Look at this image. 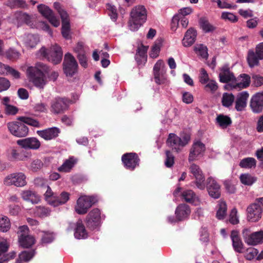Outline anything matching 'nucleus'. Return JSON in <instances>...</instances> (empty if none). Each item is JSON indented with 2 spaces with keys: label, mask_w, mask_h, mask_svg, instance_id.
<instances>
[{
  "label": "nucleus",
  "mask_w": 263,
  "mask_h": 263,
  "mask_svg": "<svg viewBox=\"0 0 263 263\" xmlns=\"http://www.w3.org/2000/svg\"><path fill=\"white\" fill-rule=\"evenodd\" d=\"M180 21L181 25L182 27L185 28L189 24V20L184 16H180L179 14H177L174 16L172 21L173 22H177V24L179 21Z\"/></svg>",
  "instance_id": "obj_53"
},
{
  "label": "nucleus",
  "mask_w": 263,
  "mask_h": 263,
  "mask_svg": "<svg viewBox=\"0 0 263 263\" xmlns=\"http://www.w3.org/2000/svg\"><path fill=\"white\" fill-rule=\"evenodd\" d=\"M21 195L24 200L30 201L32 203H36L40 201V198L36 193L30 190L23 191Z\"/></svg>",
  "instance_id": "obj_32"
},
{
  "label": "nucleus",
  "mask_w": 263,
  "mask_h": 263,
  "mask_svg": "<svg viewBox=\"0 0 263 263\" xmlns=\"http://www.w3.org/2000/svg\"><path fill=\"white\" fill-rule=\"evenodd\" d=\"M43 163L40 159L33 160L31 164V169L33 172H36L42 168Z\"/></svg>",
  "instance_id": "obj_62"
},
{
  "label": "nucleus",
  "mask_w": 263,
  "mask_h": 263,
  "mask_svg": "<svg viewBox=\"0 0 263 263\" xmlns=\"http://www.w3.org/2000/svg\"><path fill=\"white\" fill-rule=\"evenodd\" d=\"M10 85V82L7 79L0 77V92L8 90Z\"/></svg>",
  "instance_id": "obj_55"
},
{
  "label": "nucleus",
  "mask_w": 263,
  "mask_h": 263,
  "mask_svg": "<svg viewBox=\"0 0 263 263\" xmlns=\"http://www.w3.org/2000/svg\"><path fill=\"white\" fill-rule=\"evenodd\" d=\"M44 196L48 204L55 207L66 203L69 199L70 194L66 192H62L60 194L54 193L48 186Z\"/></svg>",
  "instance_id": "obj_4"
},
{
  "label": "nucleus",
  "mask_w": 263,
  "mask_h": 263,
  "mask_svg": "<svg viewBox=\"0 0 263 263\" xmlns=\"http://www.w3.org/2000/svg\"><path fill=\"white\" fill-rule=\"evenodd\" d=\"M260 59L259 55L257 54L256 51L253 50H249L248 52L247 61L250 68H253L255 66H258L259 65Z\"/></svg>",
  "instance_id": "obj_30"
},
{
  "label": "nucleus",
  "mask_w": 263,
  "mask_h": 263,
  "mask_svg": "<svg viewBox=\"0 0 263 263\" xmlns=\"http://www.w3.org/2000/svg\"><path fill=\"white\" fill-rule=\"evenodd\" d=\"M253 84L255 87H259L263 85V77L259 75L252 76Z\"/></svg>",
  "instance_id": "obj_63"
},
{
  "label": "nucleus",
  "mask_w": 263,
  "mask_h": 263,
  "mask_svg": "<svg viewBox=\"0 0 263 263\" xmlns=\"http://www.w3.org/2000/svg\"><path fill=\"white\" fill-rule=\"evenodd\" d=\"M36 133L45 140H51L58 137L60 133V130L58 127H53L42 130H37Z\"/></svg>",
  "instance_id": "obj_20"
},
{
  "label": "nucleus",
  "mask_w": 263,
  "mask_h": 263,
  "mask_svg": "<svg viewBox=\"0 0 263 263\" xmlns=\"http://www.w3.org/2000/svg\"><path fill=\"white\" fill-rule=\"evenodd\" d=\"M221 18L225 20H229L232 22H236L237 21V18L233 13L224 12L221 14Z\"/></svg>",
  "instance_id": "obj_59"
},
{
  "label": "nucleus",
  "mask_w": 263,
  "mask_h": 263,
  "mask_svg": "<svg viewBox=\"0 0 263 263\" xmlns=\"http://www.w3.org/2000/svg\"><path fill=\"white\" fill-rule=\"evenodd\" d=\"M9 158L11 161H24L30 158L31 155L18 147H11L8 151Z\"/></svg>",
  "instance_id": "obj_16"
},
{
  "label": "nucleus",
  "mask_w": 263,
  "mask_h": 263,
  "mask_svg": "<svg viewBox=\"0 0 263 263\" xmlns=\"http://www.w3.org/2000/svg\"><path fill=\"white\" fill-rule=\"evenodd\" d=\"M37 9L42 15L48 20L54 27H57L60 25L59 20L55 17L53 11L48 6L44 4H40L37 6Z\"/></svg>",
  "instance_id": "obj_14"
},
{
  "label": "nucleus",
  "mask_w": 263,
  "mask_h": 263,
  "mask_svg": "<svg viewBox=\"0 0 263 263\" xmlns=\"http://www.w3.org/2000/svg\"><path fill=\"white\" fill-rule=\"evenodd\" d=\"M50 68L46 64L37 62L35 66L29 67L26 71L27 76L34 85L43 89L46 84L45 74H49Z\"/></svg>",
  "instance_id": "obj_1"
},
{
  "label": "nucleus",
  "mask_w": 263,
  "mask_h": 263,
  "mask_svg": "<svg viewBox=\"0 0 263 263\" xmlns=\"http://www.w3.org/2000/svg\"><path fill=\"white\" fill-rule=\"evenodd\" d=\"M85 224L87 228L92 231L98 229L101 225V212L98 208L92 209L86 216Z\"/></svg>",
  "instance_id": "obj_9"
},
{
  "label": "nucleus",
  "mask_w": 263,
  "mask_h": 263,
  "mask_svg": "<svg viewBox=\"0 0 263 263\" xmlns=\"http://www.w3.org/2000/svg\"><path fill=\"white\" fill-rule=\"evenodd\" d=\"M37 54L42 59H47L55 65L60 63L63 57L62 48L57 44L52 46L49 49L42 47Z\"/></svg>",
  "instance_id": "obj_3"
},
{
  "label": "nucleus",
  "mask_w": 263,
  "mask_h": 263,
  "mask_svg": "<svg viewBox=\"0 0 263 263\" xmlns=\"http://www.w3.org/2000/svg\"><path fill=\"white\" fill-rule=\"evenodd\" d=\"M235 100V97L232 93L224 92L222 95L221 99L222 105L226 107L231 106Z\"/></svg>",
  "instance_id": "obj_39"
},
{
  "label": "nucleus",
  "mask_w": 263,
  "mask_h": 263,
  "mask_svg": "<svg viewBox=\"0 0 263 263\" xmlns=\"http://www.w3.org/2000/svg\"><path fill=\"white\" fill-rule=\"evenodd\" d=\"M248 245L255 246L263 242V230L252 233Z\"/></svg>",
  "instance_id": "obj_33"
},
{
  "label": "nucleus",
  "mask_w": 263,
  "mask_h": 263,
  "mask_svg": "<svg viewBox=\"0 0 263 263\" xmlns=\"http://www.w3.org/2000/svg\"><path fill=\"white\" fill-rule=\"evenodd\" d=\"M250 107L255 113H260L263 109V93H256L251 98Z\"/></svg>",
  "instance_id": "obj_19"
},
{
  "label": "nucleus",
  "mask_w": 263,
  "mask_h": 263,
  "mask_svg": "<svg viewBox=\"0 0 263 263\" xmlns=\"http://www.w3.org/2000/svg\"><path fill=\"white\" fill-rule=\"evenodd\" d=\"M16 143L25 149H37L41 146V142L35 137H30L17 140Z\"/></svg>",
  "instance_id": "obj_18"
},
{
  "label": "nucleus",
  "mask_w": 263,
  "mask_h": 263,
  "mask_svg": "<svg viewBox=\"0 0 263 263\" xmlns=\"http://www.w3.org/2000/svg\"><path fill=\"white\" fill-rule=\"evenodd\" d=\"M63 66L64 73L67 77H71L78 72V63L74 57L70 53L65 54Z\"/></svg>",
  "instance_id": "obj_7"
},
{
  "label": "nucleus",
  "mask_w": 263,
  "mask_h": 263,
  "mask_svg": "<svg viewBox=\"0 0 263 263\" xmlns=\"http://www.w3.org/2000/svg\"><path fill=\"white\" fill-rule=\"evenodd\" d=\"M6 55L8 59L13 60L18 58L20 53L15 50L10 49L6 51Z\"/></svg>",
  "instance_id": "obj_61"
},
{
  "label": "nucleus",
  "mask_w": 263,
  "mask_h": 263,
  "mask_svg": "<svg viewBox=\"0 0 263 263\" xmlns=\"http://www.w3.org/2000/svg\"><path fill=\"white\" fill-rule=\"evenodd\" d=\"M255 156L260 161L259 167L263 169V146L258 149L255 152Z\"/></svg>",
  "instance_id": "obj_64"
},
{
  "label": "nucleus",
  "mask_w": 263,
  "mask_h": 263,
  "mask_svg": "<svg viewBox=\"0 0 263 263\" xmlns=\"http://www.w3.org/2000/svg\"><path fill=\"white\" fill-rule=\"evenodd\" d=\"M10 222L6 216L0 217V231L3 232H7L10 228Z\"/></svg>",
  "instance_id": "obj_47"
},
{
  "label": "nucleus",
  "mask_w": 263,
  "mask_h": 263,
  "mask_svg": "<svg viewBox=\"0 0 263 263\" xmlns=\"http://www.w3.org/2000/svg\"><path fill=\"white\" fill-rule=\"evenodd\" d=\"M249 96L247 91H242L237 95L235 107L237 111H241L246 107Z\"/></svg>",
  "instance_id": "obj_23"
},
{
  "label": "nucleus",
  "mask_w": 263,
  "mask_h": 263,
  "mask_svg": "<svg viewBox=\"0 0 263 263\" xmlns=\"http://www.w3.org/2000/svg\"><path fill=\"white\" fill-rule=\"evenodd\" d=\"M166 159L164 162L165 165L168 168L172 167L174 164L175 156L172 152L167 150L165 151Z\"/></svg>",
  "instance_id": "obj_49"
},
{
  "label": "nucleus",
  "mask_w": 263,
  "mask_h": 263,
  "mask_svg": "<svg viewBox=\"0 0 263 263\" xmlns=\"http://www.w3.org/2000/svg\"><path fill=\"white\" fill-rule=\"evenodd\" d=\"M240 77L242 79L241 81L234 85L233 87L234 88H245L248 87L250 84V77L249 76L243 73L240 74Z\"/></svg>",
  "instance_id": "obj_40"
},
{
  "label": "nucleus",
  "mask_w": 263,
  "mask_h": 263,
  "mask_svg": "<svg viewBox=\"0 0 263 263\" xmlns=\"http://www.w3.org/2000/svg\"><path fill=\"white\" fill-rule=\"evenodd\" d=\"M197 53L203 59H207L208 57V48L205 46L200 44L195 47Z\"/></svg>",
  "instance_id": "obj_51"
},
{
  "label": "nucleus",
  "mask_w": 263,
  "mask_h": 263,
  "mask_svg": "<svg viewBox=\"0 0 263 263\" xmlns=\"http://www.w3.org/2000/svg\"><path fill=\"white\" fill-rule=\"evenodd\" d=\"M258 251L255 248H250L247 250L245 258L248 260H252L258 254Z\"/></svg>",
  "instance_id": "obj_60"
},
{
  "label": "nucleus",
  "mask_w": 263,
  "mask_h": 263,
  "mask_svg": "<svg viewBox=\"0 0 263 263\" xmlns=\"http://www.w3.org/2000/svg\"><path fill=\"white\" fill-rule=\"evenodd\" d=\"M7 5L11 8H24L26 4L23 0H8Z\"/></svg>",
  "instance_id": "obj_50"
},
{
  "label": "nucleus",
  "mask_w": 263,
  "mask_h": 263,
  "mask_svg": "<svg viewBox=\"0 0 263 263\" xmlns=\"http://www.w3.org/2000/svg\"><path fill=\"white\" fill-rule=\"evenodd\" d=\"M205 150V145L201 141L195 142L191 149L189 161H193L196 160L197 157L200 154H203Z\"/></svg>",
  "instance_id": "obj_21"
},
{
  "label": "nucleus",
  "mask_w": 263,
  "mask_h": 263,
  "mask_svg": "<svg viewBox=\"0 0 263 263\" xmlns=\"http://www.w3.org/2000/svg\"><path fill=\"white\" fill-rule=\"evenodd\" d=\"M39 42V37L34 34H28L26 41V44L31 48L34 47Z\"/></svg>",
  "instance_id": "obj_48"
},
{
  "label": "nucleus",
  "mask_w": 263,
  "mask_h": 263,
  "mask_svg": "<svg viewBox=\"0 0 263 263\" xmlns=\"http://www.w3.org/2000/svg\"><path fill=\"white\" fill-rule=\"evenodd\" d=\"M181 196L182 198L186 202L189 203H193L195 201L196 199V194L191 190H187L184 191L182 194Z\"/></svg>",
  "instance_id": "obj_44"
},
{
  "label": "nucleus",
  "mask_w": 263,
  "mask_h": 263,
  "mask_svg": "<svg viewBox=\"0 0 263 263\" xmlns=\"http://www.w3.org/2000/svg\"><path fill=\"white\" fill-rule=\"evenodd\" d=\"M239 166L241 168H251L255 167L256 160L253 157H247L242 159L239 162Z\"/></svg>",
  "instance_id": "obj_37"
},
{
  "label": "nucleus",
  "mask_w": 263,
  "mask_h": 263,
  "mask_svg": "<svg viewBox=\"0 0 263 263\" xmlns=\"http://www.w3.org/2000/svg\"><path fill=\"white\" fill-rule=\"evenodd\" d=\"M200 28L205 32H212L215 29V27L211 25L205 17H201L199 20Z\"/></svg>",
  "instance_id": "obj_38"
},
{
  "label": "nucleus",
  "mask_w": 263,
  "mask_h": 263,
  "mask_svg": "<svg viewBox=\"0 0 263 263\" xmlns=\"http://www.w3.org/2000/svg\"><path fill=\"white\" fill-rule=\"evenodd\" d=\"M221 70L222 71L219 74L220 82L227 83L231 81H236L234 74L230 71L229 68L223 67Z\"/></svg>",
  "instance_id": "obj_29"
},
{
  "label": "nucleus",
  "mask_w": 263,
  "mask_h": 263,
  "mask_svg": "<svg viewBox=\"0 0 263 263\" xmlns=\"http://www.w3.org/2000/svg\"><path fill=\"white\" fill-rule=\"evenodd\" d=\"M190 207L186 204H179L176 209L175 214L178 221H181L187 217L190 214Z\"/></svg>",
  "instance_id": "obj_25"
},
{
  "label": "nucleus",
  "mask_w": 263,
  "mask_h": 263,
  "mask_svg": "<svg viewBox=\"0 0 263 263\" xmlns=\"http://www.w3.org/2000/svg\"><path fill=\"white\" fill-rule=\"evenodd\" d=\"M189 169L195 178V183L197 188L201 190H204L205 188V178L200 167L193 163Z\"/></svg>",
  "instance_id": "obj_15"
},
{
  "label": "nucleus",
  "mask_w": 263,
  "mask_h": 263,
  "mask_svg": "<svg viewBox=\"0 0 263 263\" xmlns=\"http://www.w3.org/2000/svg\"><path fill=\"white\" fill-rule=\"evenodd\" d=\"M241 182L247 185H251L256 181V178L252 176L249 174H244L240 176Z\"/></svg>",
  "instance_id": "obj_46"
},
{
  "label": "nucleus",
  "mask_w": 263,
  "mask_h": 263,
  "mask_svg": "<svg viewBox=\"0 0 263 263\" xmlns=\"http://www.w3.org/2000/svg\"><path fill=\"white\" fill-rule=\"evenodd\" d=\"M74 235L77 239L86 238L87 237V232L81 219H79L76 222Z\"/></svg>",
  "instance_id": "obj_27"
},
{
  "label": "nucleus",
  "mask_w": 263,
  "mask_h": 263,
  "mask_svg": "<svg viewBox=\"0 0 263 263\" xmlns=\"http://www.w3.org/2000/svg\"><path fill=\"white\" fill-rule=\"evenodd\" d=\"M26 177L22 172L14 173L7 176L4 180L6 185H14L17 187H22L27 184Z\"/></svg>",
  "instance_id": "obj_11"
},
{
  "label": "nucleus",
  "mask_w": 263,
  "mask_h": 263,
  "mask_svg": "<svg viewBox=\"0 0 263 263\" xmlns=\"http://www.w3.org/2000/svg\"><path fill=\"white\" fill-rule=\"evenodd\" d=\"M7 125L10 133L15 137H24L28 134L29 128L22 122H8Z\"/></svg>",
  "instance_id": "obj_10"
},
{
  "label": "nucleus",
  "mask_w": 263,
  "mask_h": 263,
  "mask_svg": "<svg viewBox=\"0 0 263 263\" xmlns=\"http://www.w3.org/2000/svg\"><path fill=\"white\" fill-rule=\"evenodd\" d=\"M54 239V234L50 231H43L41 236V243L47 244L52 242Z\"/></svg>",
  "instance_id": "obj_42"
},
{
  "label": "nucleus",
  "mask_w": 263,
  "mask_h": 263,
  "mask_svg": "<svg viewBox=\"0 0 263 263\" xmlns=\"http://www.w3.org/2000/svg\"><path fill=\"white\" fill-rule=\"evenodd\" d=\"M54 8L57 10L60 14L61 20L65 19L69 17L66 11H65L61 7L59 3L55 2L54 3Z\"/></svg>",
  "instance_id": "obj_54"
},
{
  "label": "nucleus",
  "mask_w": 263,
  "mask_h": 263,
  "mask_svg": "<svg viewBox=\"0 0 263 263\" xmlns=\"http://www.w3.org/2000/svg\"><path fill=\"white\" fill-rule=\"evenodd\" d=\"M34 254L35 251L33 250L23 251L20 254L18 258L16 259L15 263H22V261H28L33 258Z\"/></svg>",
  "instance_id": "obj_36"
},
{
  "label": "nucleus",
  "mask_w": 263,
  "mask_h": 263,
  "mask_svg": "<svg viewBox=\"0 0 263 263\" xmlns=\"http://www.w3.org/2000/svg\"><path fill=\"white\" fill-rule=\"evenodd\" d=\"M181 142V138L177 136L176 134L171 133L169 134L168 138L166 140V144L168 146L172 147L173 149L176 152H179L180 150L179 148L180 143Z\"/></svg>",
  "instance_id": "obj_28"
},
{
  "label": "nucleus",
  "mask_w": 263,
  "mask_h": 263,
  "mask_svg": "<svg viewBox=\"0 0 263 263\" xmlns=\"http://www.w3.org/2000/svg\"><path fill=\"white\" fill-rule=\"evenodd\" d=\"M121 160L124 166L129 171H134L139 165L140 158L135 153H127L123 154Z\"/></svg>",
  "instance_id": "obj_12"
},
{
  "label": "nucleus",
  "mask_w": 263,
  "mask_h": 263,
  "mask_svg": "<svg viewBox=\"0 0 263 263\" xmlns=\"http://www.w3.org/2000/svg\"><path fill=\"white\" fill-rule=\"evenodd\" d=\"M216 123L222 128H226L232 124V121L230 117L223 114H219L216 118Z\"/></svg>",
  "instance_id": "obj_31"
},
{
  "label": "nucleus",
  "mask_w": 263,
  "mask_h": 263,
  "mask_svg": "<svg viewBox=\"0 0 263 263\" xmlns=\"http://www.w3.org/2000/svg\"><path fill=\"white\" fill-rule=\"evenodd\" d=\"M197 31L193 28H189L186 32L182 40V44L185 47L192 45L195 42Z\"/></svg>",
  "instance_id": "obj_24"
},
{
  "label": "nucleus",
  "mask_w": 263,
  "mask_h": 263,
  "mask_svg": "<svg viewBox=\"0 0 263 263\" xmlns=\"http://www.w3.org/2000/svg\"><path fill=\"white\" fill-rule=\"evenodd\" d=\"M76 162L77 160L73 157H71L65 160L63 164L59 167L58 170L62 172H69Z\"/></svg>",
  "instance_id": "obj_35"
},
{
  "label": "nucleus",
  "mask_w": 263,
  "mask_h": 263,
  "mask_svg": "<svg viewBox=\"0 0 263 263\" xmlns=\"http://www.w3.org/2000/svg\"><path fill=\"white\" fill-rule=\"evenodd\" d=\"M77 58L79 60L80 64L83 68H86L88 66V58L86 52L77 55Z\"/></svg>",
  "instance_id": "obj_56"
},
{
  "label": "nucleus",
  "mask_w": 263,
  "mask_h": 263,
  "mask_svg": "<svg viewBox=\"0 0 263 263\" xmlns=\"http://www.w3.org/2000/svg\"><path fill=\"white\" fill-rule=\"evenodd\" d=\"M70 31V25L69 17L62 20L61 33L64 38L66 40L71 39Z\"/></svg>",
  "instance_id": "obj_34"
},
{
  "label": "nucleus",
  "mask_w": 263,
  "mask_h": 263,
  "mask_svg": "<svg viewBox=\"0 0 263 263\" xmlns=\"http://www.w3.org/2000/svg\"><path fill=\"white\" fill-rule=\"evenodd\" d=\"M227 206L226 203L224 201H220L218 204V209L216 213V217L218 219H223L227 213Z\"/></svg>",
  "instance_id": "obj_43"
},
{
  "label": "nucleus",
  "mask_w": 263,
  "mask_h": 263,
  "mask_svg": "<svg viewBox=\"0 0 263 263\" xmlns=\"http://www.w3.org/2000/svg\"><path fill=\"white\" fill-rule=\"evenodd\" d=\"M17 120L23 122L24 124H26L35 127H39L40 126V123L37 120L30 117L22 116L18 117Z\"/></svg>",
  "instance_id": "obj_41"
},
{
  "label": "nucleus",
  "mask_w": 263,
  "mask_h": 263,
  "mask_svg": "<svg viewBox=\"0 0 263 263\" xmlns=\"http://www.w3.org/2000/svg\"><path fill=\"white\" fill-rule=\"evenodd\" d=\"M205 90H210L212 93L214 92L218 89V85L216 82L214 80H209L204 87Z\"/></svg>",
  "instance_id": "obj_57"
},
{
  "label": "nucleus",
  "mask_w": 263,
  "mask_h": 263,
  "mask_svg": "<svg viewBox=\"0 0 263 263\" xmlns=\"http://www.w3.org/2000/svg\"><path fill=\"white\" fill-rule=\"evenodd\" d=\"M129 20V29L132 31L137 30L144 23L147 19V11L143 5L134 7L130 12Z\"/></svg>",
  "instance_id": "obj_2"
},
{
  "label": "nucleus",
  "mask_w": 263,
  "mask_h": 263,
  "mask_svg": "<svg viewBox=\"0 0 263 263\" xmlns=\"http://www.w3.org/2000/svg\"><path fill=\"white\" fill-rule=\"evenodd\" d=\"M50 212L51 211L48 208L39 206H36L34 213L36 216L43 218L49 216L50 214Z\"/></svg>",
  "instance_id": "obj_45"
},
{
  "label": "nucleus",
  "mask_w": 263,
  "mask_h": 263,
  "mask_svg": "<svg viewBox=\"0 0 263 263\" xmlns=\"http://www.w3.org/2000/svg\"><path fill=\"white\" fill-rule=\"evenodd\" d=\"M205 186L209 195L211 197L214 199H218L220 197V185L212 177H210L207 179Z\"/></svg>",
  "instance_id": "obj_17"
},
{
  "label": "nucleus",
  "mask_w": 263,
  "mask_h": 263,
  "mask_svg": "<svg viewBox=\"0 0 263 263\" xmlns=\"http://www.w3.org/2000/svg\"><path fill=\"white\" fill-rule=\"evenodd\" d=\"M17 234L18 242L22 247L28 248L34 244L35 238L29 234V229L27 226H20L18 228Z\"/></svg>",
  "instance_id": "obj_6"
},
{
  "label": "nucleus",
  "mask_w": 263,
  "mask_h": 263,
  "mask_svg": "<svg viewBox=\"0 0 263 263\" xmlns=\"http://www.w3.org/2000/svg\"><path fill=\"white\" fill-rule=\"evenodd\" d=\"M97 201V197L94 196H81L77 200V204L74 208L75 211L79 214H85Z\"/></svg>",
  "instance_id": "obj_5"
},
{
  "label": "nucleus",
  "mask_w": 263,
  "mask_h": 263,
  "mask_svg": "<svg viewBox=\"0 0 263 263\" xmlns=\"http://www.w3.org/2000/svg\"><path fill=\"white\" fill-rule=\"evenodd\" d=\"M70 102L65 97H55L50 102V111L55 115L63 114L68 109Z\"/></svg>",
  "instance_id": "obj_8"
},
{
  "label": "nucleus",
  "mask_w": 263,
  "mask_h": 263,
  "mask_svg": "<svg viewBox=\"0 0 263 263\" xmlns=\"http://www.w3.org/2000/svg\"><path fill=\"white\" fill-rule=\"evenodd\" d=\"M106 9L108 11V14L110 16V18L113 21H116L118 17V14L116 7L111 4H108L106 6Z\"/></svg>",
  "instance_id": "obj_52"
},
{
  "label": "nucleus",
  "mask_w": 263,
  "mask_h": 263,
  "mask_svg": "<svg viewBox=\"0 0 263 263\" xmlns=\"http://www.w3.org/2000/svg\"><path fill=\"white\" fill-rule=\"evenodd\" d=\"M12 22L17 24L18 26L25 23L29 24L30 23V17L26 13L22 11H16L12 16Z\"/></svg>",
  "instance_id": "obj_22"
},
{
  "label": "nucleus",
  "mask_w": 263,
  "mask_h": 263,
  "mask_svg": "<svg viewBox=\"0 0 263 263\" xmlns=\"http://www.w3.org/2000/svg\"><path fill=\"white\" fill-rule=\"evenodd\" d=\"M231 239L232 241V245L234 250L238 253H241L243 248V243L239 236L237 231L233 230L231 233Z\"/></svg>",
  "instance_id": "obj_26"
},
{
  "label": "nucleus",
  "mask_w": 263,
  "mask_h": 263,
  "mask_svg": "<svg viewBox=\"0 0 263 263\" xmlns=\"http://www.w3.org/2000/svg\"><path fill=\"white\" fill-rule=\"evenodd\" d=\"M147 49V46H144L142 44L141 46L138 48L136 55L141 56V58H142L143 60H145V58H147L146 53Z\"/></svg>",
  "instance_id": "obj_58"
},
{
  "label": "nucleus",
  "mask_w": 263,
  "mask_h": 263,
  "mask_svg": "<svg viewBox=\"0 0 263 263\" xmlns=\"http://www.w3.org/2000/svg\"><path fill=\"white\" fill-rule=\"evenodd\" d=\"M247 219L249 221L256 222L261 218L262 209L258 202H255L249 205L247 209Z\"/></svg>",
  "instance_id": "obj_13"
}]
</instances>
